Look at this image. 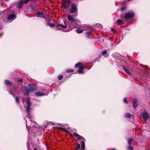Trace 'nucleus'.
<instances>
[{
	"label": "nucleus",
	"mask_w": 150,
	"mask_h": 150,
	"mask_svg": "<svg viewBox=\"0 0 150 150\" xmlns=\"http://www.w3.org/2000/svg\"><path fill=\"white\" fill-rule=\"evenodd\" d=\"M30 0H25V1H24V3L25 4H26L28 3Z\"/></svg>",
	"instance_id": "35"
},
{
	"label": "nucleus",
	"mask_w": 150,
	"mask_h": 150,
	"mask_svg": "<svg viewBox=\"0 0 150 150\" xmlns=\"http://www.w3.org/2000/svg\"><path fill=\"white\" fill-rule=\"evenodd\" d=\"M135 15L134 13L132 11H129L125 14L124 19L126 21L131 20Z\"/></svg>",
	"instance_id": "2"
},
{
	"label": "nucleus",
	"mask_w": 150,
	"mask_h": 150,
	"mask_svg": "<svg viewBox=\"0 0 150 150\" xmlns=\"http://www.w3.org/2000/svg\"><path fill=\"white\" fill-rule=\"evenodd\" d=\"M15 99L16 102L18 104L19 102V98L18 97H16L15 98Z\"/></svg>",
	"instance_id": "32"
},
{
	"label": "nucleus",
	"mask_w": 150,
	"mask_h": 150,
	"mask_svg": "<svg viewBox=\"0 0 150 150\" xmlns=\"http://www.w3.org/2000/svg\"><path fill=\"white\" fill-rule=\"evenodd\" d=\"M127 149L128 150H133V147L131 146H128L127 147Z\"/></svg>",
	"instance_id": "29"
},
{
	"label": "nucleus",
	"mask_w": 150,
	"mask_h": 150,
	"mask_svg": "<svg viewBox=\"0 0 150 150\" xmlns=\"http://www.w3.org/2000/svg\"><path fill=\"white\" fill-rule=\"evenodd\" d=\"M125 9V7L123 6L120 8V9L121 10H124Z\"/></svg>",
	"instance_id": "33"
},
{
	"label": "nucleus",
	"mask_w": 150,
	"mask_h": 150,
	"mask_svg": "<svg viewBox=\"0 0 150 150\" xmlns=\"http://www.w3.org/2000/svg\"><path fill=\"white\" fill-rule=\"evenodd\" d=\"M76 31L77 33L79 34L82 33L83 32V30H81L79 28H77Z\"/></svg>",
	"instance_id": "25"
},
{
	"label": "nucleus",
	"mask_w": 150,
	"mask_h": 150,
	"mask_svg": "<svg viewBox=\"0 0 150 150\" xmlns=\"http://www.w3.org/2000/svg\"><path fill=\"white\" fill-rule=\"evenodd\" d=\"M85 68H86V67H85L84 66L81 67L80 68H79V69L78 70V73L80 74H84V72L83 71V70Z\"/></svg>",
	"instance_id": "13"
},
{
	"label": "nucleus",
	"mask_w": 150,
	"mask_h": 150,
	"mask_svg": "<svg viewBox=\"0 0 150 150\" xmlns=\"http://www.w3.org/2000/svg\"><path fill=\"white\" fill-rule=\"evenodd\" d=\"M137 100H136V99H134V100L132 102V104H133V107L134 109H135L137 108Z\"/></svg>",
	"instance_id": "17"
},
{
	"label": "nucleus",
	"mask_w": 150,
	"mask_h": 150,
	"mask_svg": "<svg viewBox=\"0 0 150 150\" xmlns=\"http://www.w3.org/2000/svg\"><path fill=\"white\" fill-rule=\"evenodd\" d=\"M101 53L103 55H106L104 57H107L109 56V54L107 53V51L106 50H105L103 51Z\"/></svg>",
	"instance_id": "18"
},
{
	"label": "nucleus",
	"mask_w": 150,
	"mask_h": 150,
	"mask_svg": "<svg viewBox=\"0 0 150 150\" xmlns=\"http://www.w3.org/2000/svg\"><path fill=\"white\" fill-rule=\"evenodd\" d=\"M28 85L30 88H28L26 90L27 91V94L28 95V93L29 92H33L34 91H36L37 90V86L34 84L29 83Z\"/></svg>",
	"instance_id": "3"
},
{
	"label": "nucleus",
	"mask_w": 150,
	"mask_h": 150,
	"mask_svg": "<svg viewBox=\"0 0 150 150\" xmlns=\"http://www.w3.org/2000/svg\"><path fill=\"white\" fill-rule=\"evenodd\" d=\"M24 101H25V100H24V99H23V102H24Z\"/></svg>",
	"instance_id": "42"
},
{
	"label": "nucleus",
	"mask_w": 150,
	"mask_h": 150,
	"mask_svg": "<svg viewBox=\"0 0 150 150\" xmlns=\"http://www.w3.org/2000/svg\"><path fill=\"white\" fill-rule=\"evenodd\" d=\"M23 81V80L22 79H19L18 80V81L19 82H22Z\"/></svg>",
	"instance_id": "36"
},
{
	"label": "nucleus",
	"mask_w": 150,
	"mask_h": 150,
	"mask_svg": "<svg viewBox=\"0 0 150 150\" xmlns=\"http://www.w3.org/2000/svg\"><path fill=\"white\" fill-rule=\"evenodd\" d=\"M23 4V0H19L18 2L16 4V6L18 8H21L22 5Z\"/></svg>",
	"instance_id": "14"
},
{
	"label": "nucleus",
	"mask_w": 150,
	"mask_h": 150,
	"mask_svg": "<svg viewBox=\"0 0 150 150\" xmlns=\"http://www.w3.org/2000/svg\"><path fill=\"white\" fill-rule=\"evenodd\" d=\"M27 103V108H26V111L28 113L27 114V115L28 116V118L29 119H30V112L31 110V108H30V106L31 105V103L30 102V100L29 99H28L26 102Z\"/></svg>",
	"instance_id": "4"
},
{
	"label": "nucleus",
	"mask_w": 150,
	"mask_h": 150,
	"mask_svg": "<svg viewBox=\"0 0 150 150\" xmlns=\"http://www.w3.org/2000/svg\"><path fill=\"white\" fill-rule=\"evenodd\" d=\"M10 94L13 95H14V93L13 91H12L11 92H10Z\"/></svg>",
	"instance_id": "38"
},
{
	"label": "nucleus",
	"mask_w": 150,
	"mask_h": 150,
	"mask_svg": "<svg viewBox=\"0 0 150 150\" xmlns=\"http://www.w3.org/2000/svg\"><path fill=\"white\" fill-rule=\"evenodd\" d=\"M142 115L145 120H147L149 118L148 113L147 112H145L143 113Z\"/></svg>",
	"instance_id": "10"
},
{
	"label": "nucleus",
	"mask_w": 150,
	"mask_h": 150,
	"mask_svg": "<svg viewBox=\"0 0 150 150\" xmlns=\"http://www.w3.org/2000/svg\"><path fill=\"white\" fill-rule=\"evenodd\" d=\"M28 150H29V146L28 145ZM34 150H38V149L37 148H35V147H34Z\"/></svg>",
	"instance_id": "34"
},
{
	"label": "nucleus",
	"mask_w": 150,
	"mask_h": 150,
	"mask_svg": "<svg viewBox=\"0 0 150 150\" xmlns=\"http://www.w3.org/2000/svg\"><path fill=\"white\" fill-rule=\"evenodd\" d=\"M4 83L6 85H9L11 86L12 84V82L8 80H5L4 81Z\"/></svg>",
	"instance_id": "20"
},
{
	"label": "nucleus",
	"mask_w": 150,
	"mask_h": 150,
	"mask_svg": "<svg viewBox=\"0 0 150 150\" xmlns=\"http://www.w3.org/2000/svg\"><path fill=\"white\" fill-rule=\"evenodd\" d=\"M116 22L117 25H122L124 22L122 20L120 19H118L117 20Z\"/></svg>",
	"instance_id": "19"
},
{
	"label": "nucleus",
	"mask_w": 150,
	"mask_h": 150,
	"mask_svg": "<svg viewBox=\"0 0 150 150\" xmlns=\"http://www.w3.org/2000/svg\"><path fill=\"white\" fill-rule=\"evenodd\" d=\"M30 122H31L32 124L34 125L35 124V122L34 121L32 122L31 120H30Z\"/></svg>",
	"instance_id": "37"
},
{
	"label": "nucleus",
	"mask_w": 150,
	"mask_h": 150,
	"mask_svg": "<svg viewBox=\"0 0 150 150\" xmlns=\"http://www.w3.org/2000/svg\"><path fill=\"white\" fill-rule=\"evenodd\" d=\"M48 25L51 27H54V25L53 23H51L50 22L47 23Z\"/></svg>",
	"instance_id": "28"
},
{
	"label": "nucleus",
	"mask_w": 150,
	"mask_h": 150,
	"mask_svg": "<svg viewBox=\"0 0 150 150\" xmlns=\"http://www.w3.org/2000/svg\"><path fill=\"white\" fill-rule=\"evenodd\" d=\"M133 140V139L132 138H129L128 140V143L129 145H131V142Z\"/></svg>",
	"instance_id": "27"
},
{
	"label": "nucleus",
	"mask_w": 150,
	"mask_h": 150,
	"mask_svg": "<svg viewBox=\"0 0 150 150\" xmlns=\"http://www.w3.org/2000/svg\"><path fill=\"white\" fill-rule=\"evenodd\" d=\"M4 1L6 2H8V1L9 0H4Z\"/></svg>",
	"instance_id": "40"
},
{
	"label": "nucleus",
	"mask_w": 150,
	"mask_h": 150,
	"mask_svg": "<svg viewBox=\"0 0 150 150\" xmlns=\"http://www.w3.org/2000/svg\"><path fill=\"white\" fill-rule=\"evenodd\" d=\"M63 76L62 75H59L58 76V79L59 80H60L62 79Z\"/></svg>",
	"instance_id": "31"
},
{
	"label": "nucleus",
	"mask_w": 150,
	"mask_h": 150,
	"mask_svg": "<svg viewBox=\"0 0 150 150\" xmlns=\"http://www.w3.org/2000/svg\"><path fill=\"white\" fill-rule=\"evenodd\" d=\"M36 15L37 17H40L43 18H45V17L44 13L40 12H38L36 13Z\"/></svg>",
	"instance_id": "11"
},
{
	"label": "nucleus",
	"mask_w": 150,
	"mask_h": 150,
	"mask_svg": "<svg viewBox=\"0 0 150 150\" xmlns=\"http://www.w3.org/2000/svg\"><path fill=\"white\" fill-rule=\"evenodd\" d=\"M74 21V23H71V24L74 27V28H77L78 25L80 23V22L79 21L76 19Z\"/></svg>",
	"instance_id": "12"
},
{
	"label": "nucleus",
	"mask_w": 150,
	"mask_h": 150,
	"mask_svg": "<svg viewBox=\"0 0 150 150\" xmlns=\"http://www.w3.org/2000/svg\"><path fill=\"white\" fill-rule=\"evenodd\" d=\"M45 94L42 92H37L35 93V96H45Z\"/></svg>",
	"instance_id": "16"
},
{
	"label": "nucleus",
	"mask_w": 150,
	"mask_h": 150,
	"mask_svg": "<svg viewBox=\"0 0 150 150\" xmlns=\"http://www.w3.org/2000/svg\"><path fill=\"white\" fill-rule=\"evenodd\" d=\"M61 129L62 130H63L64 131H66V128H62Z\"/></svg>",
	"instance_id": "39"
},
{
	"label": "nucleus",
	"mask_w": 150,
	"mask_h": 150,
	"mask_svg": "<svg viewBox=\"0 0 150 150\" xmlns=\"http://www.w3.org/2000/svg\"><path fill=\"white\" fill-rule=\"evenodd\" d=\"M67 16L68 20L71 22V23H74V21L75 20L74 17L70 15H67Z\"/></svg>",
	"instance_id": "15"
},
{
	"label": "nucleus",
	"mask_w": 150,
	"mask_h": 150,
	"mask_svg": "<svg viewBox=\"0 0 150 150\" xmlns=\"http://www.w3.org/2000/svg\"><path fill=\"white\" fill-rule=\"evenodd\" d=\"M50 20L51 21H54L53 20V19H50Z\"/></svg>",
	"instance_id": "41"
},
{
	"label": "nucleus",
	"mask_w": 150,
	"mask_h": 150,
	"mask_svg": "<svg viewBox=\"0 0 150 150\" xmlns=\"http://www.w3.org/2000/svg\"><path fill=\"white\" fill-rule=\"evenodd\" d=\"M64 22L65 24V25L60 24H58L56 27V29L57 30H59L67 28V27L65 25V22L64 21Z\"/></svg>",
	"instance_id": "7"
},
{
	"label": "nucleus",
	"mask_w": 150,
	"mask_h": 150,
	"mask_svg": "<svg viewBox=\"0 0 150 150\" xmlns=\"http://www.w3.org/2000/svg\"><path fill=\"white\" fill-rule=\"evenodd\" d=\"M92 31H87L86 33V35L87 37H88L90 35H91L92 33Z\"/></svg>",
	"instance_id": "23"
},
{
	"label": "nucleus",
	"mask_w": 150,
	"mask_h": 150,
	"mask_svg": "<svg viewBox=\"0 0 150 150\" xmlns=\"http://www.w3.org/2000/svg\"><path fill=\"white\" fill-rule=\"evenodd\" d=\"M66 71L67 73H70L73 72L74 71V69H68Z\"/></svg>",
	"instance_id": "26"
},
{
	"label": "nucleus",
	"mask_w": 150,
	"mask_h": 150,
	"mask_svg": "<svg viewBox=\"0 0 150 150\" xmlns=\"http://www.w3.org/2000/svg\"><path fill=\"white\" fill-rule=\"evenodd\" d=\"M125 117L127 118H130L131 117V114L129 113H126L125 114Z\"/></svg>",
	"instance_id": "24"
},
{
	"label": "nucleus",
	"mask_w": 150,
	"mask_h": 150,
	"mask_svg": "<svg viewBox=\"0 0 150 150\" xmlns=\"http://www.w3.org/2000/svg\"><path fill=\"white\" fill-rule=\"evenodd\" d=\"M25 120L26 123V127L27 129L28 130V133H29V131L30 129H31V132L33 133H36L35 131L37 130V128L36 126H33L32 125L28 126L27 124V122L26 120Z\"/></svg>",
	"instance_id": "5"
},
{
	"label": "nucleus",
	"mask_w": 150,
	"mask_h": 150,
	"mask_svg": "<svg viewBox=\"0 0 150 150\" xmlns=\"http://www.w3.org/2000/svg\"><path fill=\"white\" fill-rule=\"evenodd\" d=\"M16 17V15L14 13H13L11 14L8 16V20H11V21L15 19Z\"/></svg>",
	"instance_id": "9"
},
{
	"label": "nucleus",
	"mask_w": 150,
	"mask_h": 150,
	"mask_svg": "<svg viewBox=\"0 0 150 150\" xmlns=\"http://www.w3.org/2000/svg\"><path fill=\"white\" fill-rule=\"evenodd\" d=\"M72 134L73 135L76 137L81 142V149L82 150H84L85 147V139L83 137L78 134L76 132H73Z\"/></svg>",
	"instance_id": "1"
},
{
	"label": "nucleus",
	"mask_w": 150,
	"mask_h": 150,
	"mask_svg": "<svg viewBox=\"0 0 150 150\" xmlns=\"http://www.w3.org/2000/svg\"><path fill=\"white\" fill-rule=\"evenodd\" d=\"M14 91L16 92V90H14Z\"/></svg>",
	"instance_id": "43"
},
{
	"label": "nucleus",
	"mask_w": 150,
	"mask_h": 150,
	"mask_svg": "<svg viewBox=\"0 0 150 150\" xmlns=\"http://www.w3.org/2000/svg\"><path fill=\"white\" fill-rule=\"evenodd\" d=\"M75 67L80 68L81 67H83L82 64L81 62H78L75 65Z\"/></svg>",
	"instance_id": "22"
},
{
	"label": "nucleus",
	"mask_w": 150,
	"mask_h": 150,
	"mask_svg": "<svg viewBox=\"0 0 150 150\" xmlns=\"http://www.w3.org/2000/svg\"><path fill=\"white\" fill-rule=\"evenodd\" d=\"M69 12L71 13H74L77 11V8L76 5L74 3L71 4L70 8L69 9Z\"/></svg>",
	"instance_id": "6"
},
{
	"label": "nucleus",
	"mask_w": 150,
	"mask_h": 150,
	"mask_svg": "<svg viewBox=\"0 0 150 150\" xmlns=\"http://www.w3.org/2000/svg\"><path fill=\"white\" fill-rule=\"evenodd\" d=\"M123 69H124V70L126 72V73H127V74L129 75H131V73L129 72V70L127 69V68L125 67H123Z\"/></svg>",
	"instance_id": "21"
},
{
	"label": "nucleus",
	"mask_w": 150,
	"mask_h": 150,
	"mask_svg": "<svg viewBox=\"0 0 150 150\" xmlns=\"http://www.w3.org/2000/svg\"><path fill=\"white\" fill-rule=\"evenodd\" d=\"M123 101L125 103H128L126 98H124L123 99Z\"/></svg>",
	"instance_id": "30"
},
{
	"label": "nucleus",
	"mask_w": 150,
	"mask_h": 150,
	"mask_svg": "<svg viewBox=\"0 0 150 150\" xmlns=\"http://www.w3.org/2000/svg\"><path fill=\"white\" fill-rule=\"evenodd\" d=\"M71 4V2L69 0L64 1L62 3L63 6L65 8H68Z\"/></svg>",
	"instance_id": "8"
}]
</instances>
